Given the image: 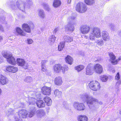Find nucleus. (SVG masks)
<instances>
[{
    "label": "nucleus",
    "mask_w": 121,
    "mask_h": 121,
    "mask_svg": "<svg viewBox=\"0 0 121 121\" xmlns=\"http://www.w3.org/2000/svg\"><path fill=\"white\" fill-rule=\"evenodd\" d=\"M81 98L84 102H86L87 104L88 105L90 108L91 105H93L94 103H100L97 99L94 98L88 94H85L82 95Z\"/></svg>",
    "instance_id": "1"
},
{
    "label": "nucleus",
    "mask_w": 121,
    "mask_h": 121,
    "mask_svg": "<svg viewBox=\"0 0 121 121\" xmlns=\"http://www.w3.org/2000/svg\"><path fill=\"white\" fill-rule=\"evenodd\" d=\"M101 33L100 30L99 28L97 27L93 28L89 35V39L91 40H95V38L101 37Z\"/></svg>",
    "instance_id": "2"
},
{
    "label": "nucleus",
    "mask_w": 121,
    "mask_h": 121,
    "mask_svg": "<svg viewBox=\"0 0 121 121\" xmlns=\"http://www.w3.org/2000/svg\"><path fill=\"white\" fill-rule=\"evenodd\" d=\"M75 17L74 16L70 17L68 19V23L65 27V30L66 31L73 32L74 29V26L76 24L75 22L73 21L75 19Z\"/></svg>",
    "instance_id": "3"
},
{
    "label": "nucleus",
    "mask_w": 121,
    "mask_h": 121,
    "mask_svg": "<svg viewBox=\"0 0 121 121\" xmlns=\"http://www.w3.org/2000/svg\"><path fill=\"white\" fill-rule=\"evenodd\" d=\"M14 116V118L16 121H22V118H25L28 114V112L25 109H22L19 110L18 112L16 113Z\"/></svg>",
    "instance_id": "4"
},
{
    "label": "nucleus",
    "mask_w": 121,
    "mask_h": 121,
    "mask_svg": "<svg viewBox=\"0 0 121 121\" xmlns=\"http://www.w3.org/2000/svg\"><path fill=\"white\" fill-rule=\"evenodd\" d=\"M68 69V68L67 65H64L62 66L59 64H55L53 68L54 71L56 73H59L61 70L62 72L64 73L65 71H67Z\"/></svg>",
    "instance_id": "5"
},
{
    "label": "nucleus",
    "mask_w": 121,
    "mask_h": 121,
    "mask_svg": "<svg viewBox=\"0 0 121 121\" xmlns=\"http://www.w3.org/2000/svg\"><path fill=\"white\" fill-rule=\"evenodd\" d=\"M76 9V11L78 12L83 13L86 11L87 8L85 4L81 2L78 3L77 4Z\"/></svg>",
    "instance_id": "6"
},
{
    "label": "nucleus",
    "mask_w": 121,
    "mask_h": 121,
    "mask_svg": "<svg viewBox=\"0 0 121 121\" xmlns=\"http://www.w3.org/2000/svg\"><path fill=\"white\" fill-rule=\"evenodd\" d=\"M3 55V56L7 59V61L9 64L13 65L16 64V60L11 55L5 53Z\"/></svg>",
    "instance_id": "7"
},
{
    "label": "nucleus",
    "mask_w": 121,
    "mask_h": 121,
    "mask_svg": "<svg viewBox=\"0 0 121 121\" xmlns=\"http://www.w3.org/2000/svg\"><path fill=\"white\" fill-rule=\"evenodd\" d=\"M34 27V25L31 22H29L28 24L25 23L22 25V27L23 30L28 33L31 32V28H33Z\"/></svg>",
    "instance_id": "8"
},
{
    "label": "nucleus",
    "mask_w": 121,
    "mask_h": 121,
    "mask_svg": "<svg viewBox=\"0 0 121 121\" xmlns=\"http://www.w3.org/2000/svg\"><path fill=\"white\" fill-rule=\"evenodd\" d=\"M90 28L89 26L86 24L82 25L80 27L81 33L83 34H86L89 33Z\"/></svg>",
    "instance_id": "9"
},
{
    "label": "nucleus",
    "mask_w": 121,
    "mask_h": 121,
    "mask_svg": "<svg viewBox=\"0 0 121 121\" xmlns=\"http://www.w3.org/2000/svg\"><path fill=\"white\" fill-rule=\"evenodd\" d=\"M73 106L77 110L81 111L84 110L85 109L84 104L83 103H80L77 102L74 103Z\"/></svg>",
    "instance_id": "10"
},
{
    "label": "nucleus",
    "mask_w": 121,
    "mask_h": 121,
    "mask_svg": "<svg viewBox=\"0 0 121 121\" xmlns=\"http://www.w3.org/2000/svg\"><path fill=\"white\" fill-rule=\"evenodd\" d=\"M17 64L21 66H23L25 69H27L28 65L27 63H26L24 60L23 59L18 58L17 59Z\"/></svg>",
    "instance_id": "11"
},
{
    "label": "nucleus",
    "mask_w": 121,
    "mask_h": 121,
    "mask_svg": "<svg viewBox=\"0 0 121 121\" xmlns=\"http://www.w3.org/2000/svg\"><path fill=\"white\" fill-rule=\"evenodd\" d=\"M93 69L94 71L98 74L101 73L103 71L102 66L99 64L95 65L93 67Z\"/></svg>",
    "instance_id": "12"
},
{
    "label": "nucleus",
    "mask_w": 121,
    "mask_h": 121,
    "mask_svg": "<svg viewBox=\"0 0 121 121\" xmlns=\"http://www.w3.org/2000/svg\"><path fill=\"white\" fill-rule=\"evenodd\" d=\"M101 35L104 41H108L109 40L110 37L108 33L106 31H102L101 32Z\"/></svg>",
    "instance_id": "13"
},
{
    "label": "nucleus",
    "mask_w": 121,
    "mask_h": 121,
    "mask_svg": "<svg viewBox=\"0 0 121 121\" xmlns=\"http://www.w3.org/2000/svg\"><path fill=\"white\" fill-rule=\"evenodd\" d=\"M93 67L92 65H89L86 67V74L87 75H91L93 74Z\"/></svg>",
    "instance_id": "14"
},
{
    "label": "nucleus",
    "mask_w": 121,
    "mask_h": 121,
    "mask_svg": "<svg viewBox=\"0 0 121 121\" xmlns=\"http://www.w3.org/2000/svg\"><path fill=\"white\" fill-rule=\"evenodd\" d=\"M110 58L109 60L113 65H116L117 64V62L116 59V56L112 53H110L109 54Z\"/></svg>",
    "instance_id": "15"
},
{
    "label": "nucleus",
    "mask_w": 121,
    "mask_h": 121,
    "mask_svg": "<svg viewBox=\"0 0 121 121\" xmlns=\"http://www.w3.org/2000/svg\"><path fill=\"white\" fill-rule=\"evenodd\" d=\"M42 93L45 95H49L51 93V88L48 87H43L42 88Z\"/></svg>",
    "instance_id": "16"
},
{
    "label": "nucleus",
    "mask_w": 121,
    "mask_h": 121,
    "mask_svg": "<svg viewBox=\"0 0 121 121\" xmlns=\"http://www.w3.org/2000/svg\"><path fill=\"white\" fill-rule=\"evenodd\" d=\"M89 86L90 88L94 91H96L100 87L99 84H89Z\"/></svg>",
    "instance_id": "17"
},
{
    "label": "nucleus",
    "mask_w": 121,
    "mask_h": 121,
    "mask_svg": "<svg viewBox=\"0 0 121 121\" xmlns=\"http://www.w3.org/2000/svg\"><path fill=\"white\" fill-rule=\"evenodd\" d=\"M16 35H20L21 36H24L26 35V33L20 27H17L15 28Z\"/></svg>",
    "instance_id": "18"
},
{
    "label": "nucleus",
    "mask_w": 121,
    "mask_h": 121,
    "mask_svg": "<svg viewBox=\"0 0 121 121\" xmlns=\"http://www.w3.org/2000/svg\"><path fill=\"white\" fill-rule=\"evenodd\" d=\"M6 70L9 72L14 73L17 71L18 69L17 67H15L13 66H9L6 67Z\"/></svg>",
    "instance_id": "19"
},
{
    "label": "nucleus",
    "mask_w": 121,
    "mask_h": 121,
    "mask_svg": "<svg viewBox=\"0 0 121 121\" xmlns=\"http://www.w3.org/2000/svg\"><path fill=\"white\" fill-rule=\"evenodd\" d=\"M9 80L5 77L0 75V83H7L10 82Z\"/></svg>",
    "instance_id": "20"
},
{
    "label": "nucleus",
    "mask_w": 121,
    "mask_h": 121,
    "mask_svg": "<svg viewBox=\"0 0 121 121\" xmlns=\"http://www.w3.org/2000/svg\"><path fill=\"white\" fill-rule=\"evenodd\" d=\"M17 6L20 9L23 11H24L25 10V4L24 3L21 2H17L16 3Z\"/></svg>",
    "instance_id": "21"
},
{
    "label": "nucleus",
    "mask_w": 121,
    "mask_h": 121,
    "mask_svg": "<svg viewBox=\"0 0 121 121\" xmlns=\"http://www.w3.org/2000/svg\"><path fill=\"white\" fill-rule=\"evenodd\" d=\"M38 15L40 18L42 19L44 18L45 17V12L43 10H38Z\"/></svg>",
    "instance_id": "22"
},
{
    "label": "nucleus",
    "mask_w": 121,
    "mask_h": 121,
    "mask_svg": "<svg viewBox=\"0 0 121 121\" xmlns=\"http://www.w3.org/2000/svg\"><path fill=\"white\" fill-rule=\"evenodd\" d=\"M36 115L39 117H41L45 115L44 111L42 110H38L36 111Z\"/></svg>",
    "instance_id": "23"
},
{
    "label": "nucleus",
    "mask_w": 121,
    "mask_h": 121,
    "mask_svg": "<svg viewBox=\"0 0 121 121\" xmlns=\"http://www.w3.org/2000/svg\"><path fill=\"white\" fill-rule=\"evenodd\" d=\"M44 100L48 106H49L52 104V100L48 97L46 96L44 98Z\"/></svg>",
    "instance_id": "24"
},
{
    "label": "nucleus",
    "mask_w": 121,
    "mask_h": 121,
    "mask_svg": "<svg viewBox=\"0 0 121 121\" xmlns=\"http://www.w3.org/2000/svg\"><path fill=\"white\" fill-rule=\"evenodd\" d=\"M65 60L67 63L71 65L73 62V58L69 56L68 55L65 58Z\"/></svg>",
    "instance_id": "25"
},
{
    "label": "nucleus",
    "mask_w": 121,
    "mask_h": 121,
    "mask_svg": "<svg viewBox=\"0 0 121 121\" xmlns=\"http://www.w3.org/2000/svg\"><path fill=\"white\" fill-rule=\"evenodd\" d=\"M36 111V109L34 108L33 110H30L28 112L27 116L29 117H32L35 115Z\"/></svg>",
    "instance_id": "26"
},
{
    "label": "nucleus",
    "mask_w": 121,
    "mask_h": 121,
    "mask_svg": "<svg viewBox=\"0 0 121 121\" xmlns=\"http://www.w3.org/2000/svg\"><path fill=\"white\" fill-rule=\"evenodd\" d=\"M37 106L39 108H42L45 107V104L43 101L41 100L38 101L36 103Z\"/></svg>",
    "instance_id": "27"
},
{
    "label": "nucleus",
    "mask_w": 121,
    "mask_h": 121,
    "mask_svg": "<svg viewBox=\"0 0 121 121\" xmlns=\"http://www.w3.org/2000/svg\"><path fill=\"white\" fill-rule=\"evenodd\" d=\"M78 120L79 121H87L88 118L85 115H80L78 116Z\"/></svg>",
    "instance_id": "28"
},
{
    "label": "nucleus",
    "mask_w": 121,
    "mask_h": 121,
    "mask_svg": "<svg viewBox=\"0 0 121 121\" xmlns=\"http://www.w3.org/2000/svg\"><path fill=\"white\" fill-rule=\"evenodd\" d=\"M63 39L65 42H70L73 40V38L68 35L64 36L63 37Z\"/></svg>",
    "instance_id": "29"
},
{
    "label": "nucleus",
    "mask_w": 121,
    "mask_h": 121,
    "mask_svg": "<svg viewBox=\"0 0 121 121\" xmlns=\"http://www.w3.org/2000/svg\"><path fill=\"white\" fill-rule=\"evenodd\" d=\"M61 2L59 0H54L53 1V6L55 7H57L59 6Z\"/></svg>",
    "instance_id": "30"
},
{
    "label": "nucleus",
    "mask_w": 121,
    "mask_h": 121,
    "mask_svg": "<svg viewBox=\"0 0 121 121\" xmlns=\"http://www.w3.org/2000/svg\"><path fill=\"white\" fill-rule=\"evenodd\" d=\"M84 2L88 5H91L95 3V0H84Z\"/></svg>",
    "instance_id": "31"
},
{
    "label": "nucleus",
    "mask_w": 121,
    "mask_h": 121,
    "mask_svg": "<svg viewBox=\"0 0 121 121\" xmlns=\"http://www.w3.org/2000/svg\"><path fill=\"white\" fill-rule=\"evenodd\" d=\"M43 9L46 11H49L51 9L48 4L46 3H43L42 4Z\"/></svg>",
    "instance_id": "32"
},
{
    "label": "nucleus",
    "mask_w": 121,
    "mask_h": 121,
    "mask_svg": "<svg viewBox=\"0 0 121 121\" xmlns=\"http://www.w3.org/2000/svg\"><path fill=\"white\" fill-rule=\"evenodd\" d=\"M65 45L64 42H60L58 45V51H61L64 47Z\"/></svg>",
    "instance_id": "33"
},
{
    "label": "nucleus",
    "mask_w": 121,
    "mask_h": 121,
    "mask_svg": "<svg viewBox=\"0 0 121 121\" xmlns=\"http://www.w3.org/2000/svg\"><path fill=\"white\" fill-rule=\"evenodd\" d=\"M55 83H61L63 82L62 79L60 77L56 78L55 79Z\"/></svg>",
    "instance_id": "34"
},
{
    "label": "nucleus",
    "mask_w": 121,
    "mask_h": 121,
    "mask_svg": "<svg viewBox=\"0 0 121 121\" xmlns=\"http://www.w3.org/2000/svg\"><path fill=\"white\" fill-rule=\"evenodd\" d=\"M54 94L56 97L59 98L61 95V92L58 90H56L54 91Z\"/></svg>",
    "instance_id": "35"
},
{
    "label": "nucleus",
    "mask_w": 121,
    "mask_h": 121,
    "mask_svg": "<svg viewBox=\"0 0 121 121\" xmlns=\"http://www.w3.org/2000/svg\"><path fill=\"white\" fill-rule=\"evenodd\" d=\"M84 68V66L82 65H79L75 67V69L78 72L81 71Z\"/></svg>",
    "instance_id": "36"
},
{
    "label": "nucleus",
    "mask_w": 121,
    "mask_h": 121,
    "mask_svg": "<svg viewBox=\"0 0 121 121\" xmlns=\"http://www.w3.org/2000/svg\"><path fill=\"white\" fill-rule=\"evenodd\" d=\"M101 80L102 82H106L108 79V77L107 76L105 75H102L100 77Z\"/></svg>",
    "instance_id": "37"
},
{
    "label": "nucleus",
    "mask_w": 121,
    "mask_h": 121,
    "mask_svg": "<svg viewBox=\"0 0 121 121\" xmlns=\"http://www.w3.org/2000/svg\"><path fill=\"white\" fill-rule=\"evenodd\" d=\"M14 110L11 108H9L8 110L6 112V115L7 116L10 115L12 114L14 112Z\"/></svg>",
    "instance_id": "38"
},
{
    "label": "nucleus",
    "mask_w": 121,
    "mask_h": 121,
    "mask_svg": "<svg viewBox=\"0 0 121 121\" xmlns=\"http://www.w3.org/2000/svg\"><path fill=\"white\" fill-rule=\"evenodd\" d=\"M96 43L98 45L101 46L103 44L104 41L102 39H101L97 40Z\"/></svg>",
    "instance_id": "39"
},
{
    "label": "nucleus",
    "mask_w": 121,
    "mask_h": 121,
    "mask_svg": "<svg viewBox=\"0 0 121 121\" xmlns=\"http://www.w3.org/2000/svg\"><path fill=\"white\" fill-rule=\"evenodd\" d=\"M24 80L26 82H30L32 81V78L31 77H28L26 78Z\"/></svg>",
    "instance_id": "40"
},
{
    "label": "nucleus",
    "mask_w": 121,
    "mask_h": 121,
    "mask_svg": "<svg viewBox=\"0 0 121 121\" xmlns=\"http://www.w3.org/2000/svg\"><path fill=\"white\" fill-rule=\"evenodd\" d=\"M0 21L4 23H6V22L5 21V18L3 16L0 17Z\"/></svg>",
    "instance_id": "41"
},
{
    "label": "nucleus",
    "mask_w": 121,
    "mask_h": 121,
    "mask_svg": "<svg viewBox=\"0 0 121 121\" xmlns=\"http://www.w3.org/2000/svg\"><path fill=\"white\" fill-rule=\"evenodd\" d=\"M28 6H27V7H29L30 8L31 6L33 5V3L32 0H29L28 1Z\"/></svg>",
    "instance_id": "42"
},
{
    "label": "nucleus",
    "mask_w": 121,
    "mask_h": 121,
    "mask_svg": "<svg viewBox=\"0 0 121 121\" xmlns=\"http://www.w3.org/2000/svg\"><path fill=\"white\" fill-rule=\"evenodd\" d=\"M50 38L51 39V41H52V43H53L55 41L56 39V37L54 35H52L50 37Z\"/></svg>",
    "instance_id": "43"
},
{
    "label": "nucleus",
    "mask_w": 121,
    "mask_h": 121,
    "mask_svg": "<svg viewBox=\"0 0 121 121\" xmlns=\"http://www.w3.org/2000/svg\"><path fill=\"white\" fill-rule=\"evenodd\" d=\"M109 27L111 30H113L114 29V26L111 23H109L108 24Z\"/></svg>",
    "instance_id": "44"
},
{
    "label": "nucleus",
    "mask_w": 121,
    "mask_h": 121,
    "mask_svg": "<svg viewBox=\"0 0 121 121\" xmlns=\"http://www.w3.org/2000/svg\"><path fill=\"white\" fill-rule=\"evenodd\" d=\"M27 43L29 44H30L32 43L33 42V40L31 39H27Z\"/></svg>",
    "instance_id": "45"
},
{
    "label": "nucleus",
    "mask_w": 121,
    "mask_h": 121,
    "mask_svg": "<svg viewBox=\"0 0 121 121\" xmlns=\"http://www.w3.org/2000/svg\"><path fill=\"white\" fill-rule=\"evenodd\" d=\"M120 78V75L119 74V72H118L117 73L115 77V79L116 80H118Z\"/></svg>",
    "instance_id": "46"
},
{
    "label": "nucleus",
    "mask_w": 121,
    "mask_h": 121,
    "mask_svg": "<svg viewBox=\"0 0 121 121\" xmlns=\"http://www.w3.org/2000/svg\"><path fill=\"white\" fill-rule=\"evenodd\" d=\"M47 60H43L41 62V66H45V63L47 62Z\"/></svg>",
    "instance_id": "47"
},
{
    "label": "nucleus",
    "mask_w": 121,
    "mask_h": 121,
    "mask_svg": "<svg viewBox=\"0 0 121 121\" xmlns=\"http://www.w3.org/2000/svg\"><path fill=\"white\" fill-rule=\"evenodd\" d=\"M42 70L43 71H45L46 70V68L45 66H41Z\"/></svg>",
    "instance_id": "48"
},
{
    "label": "nucleus",
    "mask_w": 121,
    "mask_h": 121,
    "mask_svg": "<svg viewBox=\"0 0 121 121\" xmlns=\"http://www.w3.org/2000/svg\"><path fill=\"white\" fill-rule=\"evenodd\" d=\"M59 29L58 28H56L53 30V32L54 34H55L56 32L59 30Z\"/></svg>",
    "instance_id": "49"
},
{
    "label": "nucleus",
    "mask_w": 121,
    "mask_h": 121,
    "mask_svg": "<svg viewBox=\"0 0 121 121\" xmlns=\"http://www.w3.org/2000/svg\"><path fill=\"white\" fill-rule=\"evenodd\" d=\"M98 83V82L96 80H92L90 82V83Z\"/></svg>",
    "instance_id": "50"
},
{
    "label": "nucleus",
    "mask_w": 121,
    "mask_h": 121,
    "mask_svg": "<svg viewBox=\"0 0 121 121\" xmlns=\"http://www.w3.org/2000/svg\"><path fill=\"white\" fill-rule=\"evenodd\" d=\"M0 31H4L3 27L2 26L0 25Z\"/></svg>",
    "instance_id": "51"
},
{
    "label": "nucleus",
    "mask_w": 121,
    "mask_h": 121,
    "mask_svg": "<svg viewBox=\"0 0 121 121\" xmlns=\"http://www.w3.org/2000/svg\"><path fill=\"white\" fill-rule=\"evenodd\" d=\"M117 62V63L118 61L121 60V56L118 59L116 60Z\"/></svg>",
    "instance_id": "52"
},
{
    "label": "nucleus",
    "mask_w": 121,
    "mask_h": 121,
    "mask_svg": "<svg viewBox=\"0 0 121 121\" xmlns=\"http://www.w3.org/2000/svg\"><path fill=\"white\" fill-rule=\"evenodd\" d=\"M11 7L13 9H15L17 8V7L14 5H12Z\"/></svg>",
    "instance_id": "53"
},
{
    "label": "nucleus",
    "mask_w": 121,
    "mask_h": 121,
    "mask_svg": "<svg viewBox=\"0 0 121 121\" xmlns=\"http://www.w3.org/2000/svg\"><path fill=\"white\" fill-rule=\"evenodd\" d=\"M3 61V60L2 58V57L0 56V63L2 62Z\"/></svg>",
    "instance_id": "54"
},
{
    "label": "nucleus",
    "mask_w": 121,
    "mask_h": 121,
    "mask_svg": "<svg viewBox=\"0 0 121 121\" xmlns=\"http://www.w3.org/2000/svg\"><path fill=\"white\" fill-rule=\"evenodd\" d=\"M3 37L2 36L0 35V42L2 40Z\"/></svg>",
    "instance_id": "55"
},
{
    "label": "nucleus",
    "mask_w": 121,
    "mask_h": 121,
    "mask_svg": "<svg viewBox=\"0 0 121 121\" xmlns=\"http://www.w3.org/2000/svg\"><path fill=\"white\" fill-rule=\"evenodd\" d=\"M51 39L50 38H49V39H48V42L50 43H52V41H51Z\"/></svg>",
    "instance_id": "56"
},
{
    "label": "nucleus",
    "mask_w": 121,
    "mask_h": 121,
    "mask_svg": "<svg viewBox=\"0 0 121 121\" xmlns=\"http://www.w3.org/2000/svg\"><path fill=\"white\" fill-rule=\"evenodd\" d=\"M71 0H68L67 2V4H69L71 2Z\"/></svg>",
    "instance_id": "57"
},
{
    "label": "nucleus",
    "mask_w": 121,
    "mask_h": 121,
    "mask_svg": "<svg viewBox=\"0 0 121 121\" xmlns=\"http://www.w3.org/2000/svg\"><path fill=\"white\" fill-rule=\"evenodd\" d=\"M35 95V97H36V98H38V97L39 96V95Z\"/></svg>",
    "instance_id": "58"
},
{
    "label": "nucleus",
    "mask_w": 121,
    "mask_h": 121,
    "mask_svg": "<svg viewBox=\"0 0 121 121\" xmlns=\"http://www.w3.org/2000/svg\"><path fill=\"white\" fill-rule=\"evenodd\" d=\"M31 100H34V101H35V99H34V98H31Z\"/></svg>",
    "instance_id": "59"
},
{
    "label": "nucleus",
    "mask_w": 121,
    "mask_h": 121,
    "mask_svg": "<svg viewBox=\"0 0 121 121\" xmlns=\"http://www.w3.org/2000/svg\"><path fill=\"white\" fill-rule=\"evenodd\" d=\"M2 92V90L0 88V95L1 94Z\"/></svg>",
    "instance_id": "60"
},
{
    "label": "nucleus",
    "mask_w": 121,
    "mask_h": 121,
    "mask_svg": "<svg viewBox=\"0 0 121 121\" xmlns=\"http://www.w3.org/2000/svg\"><path fill=\"white\" fill-rule=\"evenodd\" d=\"M9 39L10 40H12V39H11L10 37L9 38Z\"/></svg>",
    "instance_id": "61"
},
{
    "label": "nucleus",
    "mask_w": 121,
    "mask_h": 121,
    "mask_svg": "<svg viewBox=\"0 0 121 121\" xmlns=\"http://www.w3.org/2000/svg\"><path fill=\"white\" fill-rule=\"evenodd\" d=\"M88 43V44H92V43H91V42H89Z\"/></svg>",
    "instance_id": "62"
},
{
    "label": "nucleus",
    "mask_w": 121,
    "mask_h": 121,
    "mask_svg": "<svg viewBox=\"0 0 121 121\" xmlns=\"http://www.w3.org/2000/svg\"><path fill=\"white\" fill-rule=\"evenodd\" d=\"M84 38H85L87 39V37L86 36H85Z\"/></svg>",
    "instance_id": "63"
},
{
    "label": "nucleus",
    "mask_w": 121,
    "mask_h": 121,
    "mask_svg": "<svg viewBox=\"0 0 121 121\" xmlns=\"http://www.w3.org/2000/svg\"><path fill=\"white\" fill-rule=\"evenodd\" d=\"M112 72L113 73L115 72V70H113Z\"/></svg>",
    "instance_id": "64"
}]
</instances>
